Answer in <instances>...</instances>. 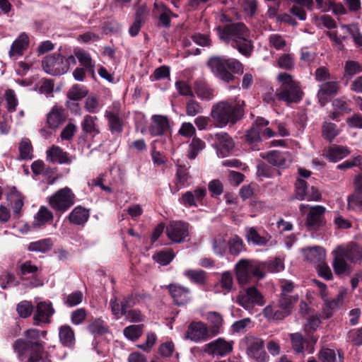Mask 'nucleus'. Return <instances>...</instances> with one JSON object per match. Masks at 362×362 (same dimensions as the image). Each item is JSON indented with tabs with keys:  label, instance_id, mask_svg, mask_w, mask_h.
Segmentation results:
<instances>
[{
	"label": "nucleus",
	"instance_id": "7c9ffc66",
	"mask_svg": "<svg viewBox=\"0 0 362 362\" xmlns=\"http://www.w3.org/2000/svg\"><path fill=\"white\" fill-rule=\"evenodd\" d=\"M237 279L240 284H247L251 278L250 261L242 259L235 266Z\"/></svg>",
	"mask_w": 362,
	"mask_h": 362
},
{
	"label": "nucleus",
	"instance_id": "774afa93",
	"mask_svg": "<svg viewBox=\"0 0 362 362\" xmlns=\"http://www.w3.org/2000/svg\"><path fill=\"white\" fill-rule=\"evenodd\" d=\"M348 205L350 208H362V192L356 190L348 199Z\"/></svg>",
	"mask_w": 362,
	"mask_h": 362
},
{
	"label": "nucleus",
	"instance_id": "473e14b6",
	"mask_svg": "<svg viewBox=\"0 0 362 362\" xmlns=\"http://www.w3.org/2000/svg\"><path fill=\"white\" fill-rule=\"evenodd\" d=\"M245 238L248 244L256 246H264L268 241L265 237L261 236L254 227L245 228Z\"/></svg>",
	"mask_w": 362,
	"mask_h": 362
},
{
	"label": "nucleus",
	"instance_id": "5fc2aeb1",
	"mask_svg": "<svg viewBox=\"0 0 362 362\" xmlns=\"http://www.w3.org/2000/svg\"><path fill=\"white\" fill-rule=\"evenodd\" d=\"M341 29L346 33L350 34L357 47L362 46V35L359 33L358 28L356 25H341Z\"/></svg>",
	"mask_w": 362,
	"mask_h": 362
},
{
	"label": "nucleus",
	"instance_id": "f704fd0d",
	"mask_svg": "<svg viewBox=\"0 0 362 362\" xmlns=\"http://www.w3.org/2000/svg\"><path fill=\"white\" fill-rule=\"evenodd\" d=\"M194 91L197 95L205 100H211L213 98V90L207 84V83L203 80H197L194 83Z\"/></svg>",
	"mask_w": 362,
	"mask_h": 362
},
{
	"label": "nucleus",
	"instance_id": "bf43d9fd",
	"mask_svg": "<svg viewBox=\"0 0 362 362\" xmlns=\"http://www.w3.org/2000/svg\"><path fill=\"white\" fill-rule=\"evenodd\" d=\"M33 310L31 303L24 300L17 305L16 311L19 316L23 318L29 317Z\"/></svg>",
	"mask_w": 362,
	"mask_h": 362
},
{
	"label": "nucleus",
	"instance_id": "f3484780",
	"mask_svg": "<svg viewBox=\"0 0 362 362\" xmlns=\"http://www.w3.org/2000/svg\"><path fill=\"white\" fill-rule=\"evenodd\" d=\"M217 143L214 145L219 157H226L234 148L232 138L226 133H217L215 134Z\"/></svg>",
	"mask_w": 362,
	"mask_h": 362
},
{
	"label": "nucleus",
	"instance_id": "4be33fe9",
	"mask_svg": "<svg viewBox=\"0 0 362 362\" xmlns=\"http://www.w3.org/2000/svg\"><path fill=\"white\" fill-rule=\"evenodd\" d=\"M63 66V58L59 54L47 56V74L62 75L66 72Z\"/></svg>",
	"mask_w": 362,
	"mask_h": 362
},
{
	"label": "nucleus",
	"instance_id": "37998d69",
	"mask_svg": "<svg viewBox=\"0 0 362 362\" xmlns=\"http://www.w3.org/2000/svg\"><path fill=\"white\" fill-rule=\"evenodd\" d=\"M75 55L81 65L84 66L88 73H94V64L92 62L90 54L85 50L79 49L75 52Z\"/></svg>",
	"mask_w": 362,
	"mask_h": 362
},
{
	"label": "nucleus",
	"instance_id": "a19ab883",
	"mask_svg": "<svg viewBox=\"0 0 362 362\" xmlns=\"http://www.w3.org/2000/svg\"><path fill=\"white\" fill-rule=\"evenodd\" d=\"M98 117L86 115L83 117L81 122V127L83 132L89 134H98L100 133L99 129L96 124Z\"/></svg>",
	"mask_w": 362,
	"mask_h": 362
},
{
	"label": "nucleus",
	"instance_id": "393cba45",
	"mask_svg": "<svg viewBox=\"0 0 362 362\" xmlns=\"http://www.w3.org/2000/svg\"><path fill=\"white\" fill-rule=\"evenodd\" d=\"M169 127L168 119L163 115H153L152 122L149 128L152 136L162 135Z\"/></svg>",
	"mask_w": 362,
	"mask_h": 362
},
{
	"label": "nucleus",
	"instance_id": "6e6552de",
	"mask_svg": "<svg viewBox=\"0 0 362 362\" xmlns=\"http://www.w3.org/2000/svg\"><path fill=\"white\" fill-rule=\"evenodd\" d=\"M75 194L68 187L57 191L49 199L51 207L59 213L67 211L75 203Z\"/></svg>",
	"mask_w": 362,
	"mask_h": 362
},
{
	"label": "nucleus",
	"instance_id": "a211bd4d",
	"mask_svg": "<svg viewBox=\"0 0 362 362\" xmlns=\"http://www.w3.org/2000/svg\"><path fill=\"white\" fill-rule=\"evenodd\" d=\"M169 292L174 302L177 305H183L191 300L190 289L180 284H170Z\"/></svg>",
	"mask_w": 362,
	"mask_h": 362
},
{
	"label": "nucleus",
	"instance_id": "79ce46f5",
	"mask_svg": "<svg viewBox=\"0 0 362 362\" xmlns=\"http://www.w3.org/2000/svg\"><path fill=\"white\" fill-rule=\"evenodd\" d=\"M183 275L191 282L198 285L204 284L206 282V272L201 269H187L184 272Z\"/></svg>",
	"mask_w": 362,
	"mask_h": 362
},
{
	"label": "nucleus",
	"instance_id": "e2e57ef3",
	"mask_svg": "<svg viewBox=\"0 0 362 362\" xmlns=\"http://www.w3.org/2000/svg\"><path fill=\"white\" fill-rule=\"evenodd\" d=\"M269 45L274 47L277 50L283 49L286 42L283 36L279 34H272L269 37Z\"/></svg>",
	"mask_w": 362,
	"mask_h": 362
},
{
	"label": "nucleus",
	"instance_id": "dca6fc26",
	"mask_svg": "<svg viewBox=\"0 0 362 362\" xmlns=\"http://www.w3.org/2000/svg\"><path fill=\"white\" fill-rule=\"evenodd\" d=\"M207 191L204 187H197L194 190H189L179 199L180 203L185 207L197 206L202 203L206 196Z\"/></svg>",
	"mask_w": 362,
	"mask_h": 362
},
{
	"label": "nucleus",
	"instance_id": "8fccbe9b",
	"mask_svg": "<svg viewBox=\"0 0 362 362\" xmlns=\"http://www.w3.org/2000/svg\"><path fill=\"white\" fill-rule=\"evenodd\" d=\"M33 324L37 326L45 322V302L40 301L37 303L33 310Z\"/></svg>",
	"mask_w": 362,
	"mask_h": 362
},
{
	"label": "nucleus",
	"instance_id": "9d476101",
	"mask_svg": "<svg viewBox=\"0 0 362 362\" xmlns=\"http://www.w3.org/2000/svg\"><path fill=\"white\" fill-rule=\"evenodd\" d=\"M237 303L246 310L251 312L255 305L262 306L265 300L255 287L251 286L240 292L237 296Z\"/></svg>",
	"mask_w": 362,
	"mask_h": 362
},
{
	"label": "nucleus",
	"instance_id": "9b49d317",
	"mask_svg": "<svg viewBox=\"0 0 362 362\" xmlns=\"http://www.w3.org/2000/svg\"><path fill=\"white\" fill-rule=\"evenodd\" d=\"M209 66L214 74L222 81L229 83L234 80L233 74L226 70V57H214L208 61Z\"/></svg>",
	"mask_w": 362,
	"mask_h": 362
},
{
	"label": "nucleus",
	"instance_id": "2f4dec72",
	"mask_svg": "<svg viewBox=\"0 0 362 362\" xmlns=\"http://www.w3.org/2000/svg\"><path fill=\"white\" fill-rule=\"evenodd\" d=\"M89 218V211L81 206L75 207L69 215L71 223L75 225H83Z\"/></svg>",
	"mask_w": 362,
	"mask_h": 362
},
{
	"label": "nucleus",
	"instance_id": "f8f14e48",
	"mask_svg": "<svg viewBox=\"0 0 362 362\" xmlns=\"http://www.w3.org/2000/svg\"><path fill=\"white\" fill-rule=\"evenodd\" d=\"M166 234L173 243L184 242L189 236V224L182 221H171L166 227Z\"/></svg>",
	"mask_w": 362,
	"mask_h": 362
},
{
	"label": "nucleus",
	"instance_id": "69168bd1",
	"mask_svg": "<svg viewBox=\"0 0 362 362\" xmlns=\"http://www.w3.org/2000/svg\"><path fill=\"white\" fill-rule=\"evenodd\" d=\"M87 312L85 308H78L71 315V321L75 325H81L86 318Z\"/></svg>",
	"mask_w": 362,
	"mask_h": 362
},
{
	"label": "nucleus",
	"instance_id": "680f3d73",
	"mask_svg": "<svg viewBox=\"0 0 362 362\" xmlns=\"http://www.w3.org/2000/svg\"><path fill=\"white\" fill-rule=\"evenodd\" d=\"M83 298V295L81 291H74L66 296L65 304L69 307L76 306L82 302Z\"/></svg>",
	"mask_w": 362,
	"mask_h": 362
},
{
	"label": "nucleus",
	"instance_id": "09e8293b",
	"mask_svg": "<svg viewBox=\"0 0 362 362\" xmlns=\"http://www.w3.org/2000/svg\"><path fill=\"white\" fill-rule=\"evenodd\" d=\"M88 90L84 86L76 84L74 85L67 93V97L70 100L77 101L86 96Z\"/></svg>",
	"mask_w": 362,
	"mask_h": 362
},
{
	"label": "nucleus",
	"instance_id": "cd10ccee",
	"mask_svg": "<svg viewBox=\"0 0 362 362\" xmlns=\"http://www.w3.org/2000/svg\"><path fill=\"white\" fill-rule=\"evenodd\" d=\"M304 256L308 261L315 264L325 261L326 253L322 247L314 246L303 249Z\"/></svg>",
	"mask_w": 362,
	"mask_h": 362
},
{
	"label": "nucleus",
	"instance_id": "c85d7f7f",
	"mask_svg": "<svg viewBox=\"0 0 362 362\" xmlns=\"http://www.w3.org/2000/svg\"><path fill=\"white\" fill-rule=\"evenodd\" d=\"M154 8L158 14L160 23L165 27L170 26V21L172 18H177V15L173 13L166 6L162 3H155Z\"/></svg>",
	"mask_w": 362,
	"mask_h": 362
},
{
	"label": "nucleus",
	"instance_id": "e433bc0d",
	"mask_svg": "<svg viewBox=\"0 0 362 362\" xmlns=\"http://www.w3.org/2000/svg\"><path fill=\"white\" fill-rule=\"evenodd\" d=\"M233 275L230 272L222 273L221 279L216 285V292H223L224 294L228 293L233 287Z\"/></svg>",
	"mask_w": 362,
	"mask_h": 362
},
{
	"label": "nucleus",
	"instance_id": "4d7b16f0",
	"mask_svg": "<svg viewBox=\"0 0 362 362\" xmlns=\"http://www.w3.org/2000/svg\"><path fill=\"white\" fill-rule=\"evenodd\" d=\"M308 188L303 179L298 178L296 182V197L299 200H305L308 197Z\"/></svg>",
	"mask_w": 362,
	"mask_h": 362
},
{
	"label": "nucleus",
	"instance_id": "6e6d98bb",
	"mask_svg": "<svg viewBox=\"0 0 362 362\" xmlns=\"http://www.w3.org/2000/svg\"><path fill=\"white\" fill-rule=\"evenodd\" d=\"M84 107L88 112L94 114L100 111L101 105L95 96L90 95L85 100Z\"/></svg>",
	"mask_w": 362,
	"mask_h": 362
},
{
	"label": "nucleus",
	"instance_id": "aec40b11",
	"mask_svg": "<svg viewBox=\"0 0 362 362\" xmlns=\"http://www.w3.org/2000/svg\"><path fill=\"white\" fill-rule=\"evenodd\" d=\"M28 45V35L25 33H21L12 43L8 53L9 57L13 59H16L18 57L22 56L23 52L27 49Z\"/></svg>",
	"mask_w": 362,
	"mask_h": 362
},
{
	"label": "nucleus",
	"instance_id": "1a4fd4ad",
	"mask_svg": "<svg viewBox=\"0 0 362 362\" xmlns=\"http://www.w3.org/2000/svg\"><path fill=\"white\" fill-rule=\"evenodd\" d=\"M299 209L302 214L306 215V225L310 229L316 230L323 224L326 211L324 206L301 204Z\"/></svg>",
	"mask_w": 362,
	"mask_h": 362
},
{
	"label": "nucleus",
	"instance_id": "13d9d810",
	"mask_svg": "<svg viewBox=\"0 0 362 362\" xmlns=\"http://www.w3.org/2000/svg\"><path fill=\"white\" fill-rule=\"evenodd\" d=\"M292 347L296 353H303L304 351L305 340L300 333L290 334Z\"/></svg>",
	"mask_w": 362,
	"mask_h": 362
},
{
	"label": "nucleus",
	"instance_id": "a18cd8bd",
	"mask_svg": "<svg viewBox=\"0 0 362 362\" xmlns=\"http://www.w3.org/2000/svg\"><path fill=\"white\" fill-rule=\"evenodd\" d=\"M245 140L251 145L252 150H259V144L261 141V132L256 130L255 127H251L245 134Z\"/></svg>",
	"mask_w": 362,
	"mask_h": 362
},
{
	"label": "nucleus",
	"instance_id": "ddd939ff",
	"mask_svg": "<svg viewBox=\"0 0 362 362\" xmlns=\"http://www.w3.org/2000/svg\"><path fill=\"white\" fill-rule=\"evenodd\" d=\"M119 104L113 103L105 112V117L108 121L109 129L112 134H119L123 130V122L119 117Z\"/></svg>",
	"mask_w": 362,
	"mask_h": 362
},
{
	"label": "nucleus",
	"instance_id": "052dcab7",
	"mask_svg": "<svg viewBox=\"0 0 362 362\" xmlns=\"http://www.w3.org/2000/svg\"><path fill=\"white\" fill-rule=\"evenodd\" d=\"M240 6L243 11L249 16H253L257 9V0H242Z\"/></svg>",
	"mask_w": 362,
	"mask_h": 362
},
{
	"label": "nucleus",
	"instance_id": "c03bdc74",
	"mask_svg": "<svg viewBox=\"0 0 362 362\" xmlns=\"http://www.w3.org/2000/svg\"><path fill=\"white\" fill-rule=\"evenodd\" d=\"M175 257L172 249L165 248L158 252L153 256V259L160 265L165 266L170 264Z\"/></svg>",
	"mask_w": 362,
	"mask_h": 362
},
{
	"label": "nucleus",
	"instance_id": "0e129e2a",
	"mask_svg": "<svg viewBox=\"0 0 362 362\" xmlns=\"http://www.w3.org/2000/svg\"><path fill=\"white\" fill-rule=\"evenodd\" d=\"M228 248L227 242L221 237L215 238L213 241V250L214 252L220 256H223Z\"/></svg>",
	"mask_w": 362,
	"mask_h": 362
},
{
	"label": "nucleus",
	"instance_id": "5701e85b",
	"mask_svg": "<svg viewBox=\"0 0 362 362\" xmlns=\"http://www.w3.org/2000/svg\"><path fill=\"white\" fill-rule=\"evenodd\" d=\"M263 158L270 164L279 168L288 167L291 163L288 155L278 151H269Z\"/></svg>",
	"mask_w": 362,
	"mask_h": 362
},
{
	"label": "nucleus",
	"instance_id": "412c9836",
	"mask_svg": "<svg viewBox=\"0 0 362 362\" xmlns=\"http://www.w3.org/2000/svg\"><path fill=\"white\" fill-rule=\"evenodd\" d=\"M339 90L337 81H328L320 86L317 93L318 101L321 106L325 105L332 95L336 94Z\"/></svg>",
	"mask_w": 362,
	"mask_h": 362
},
{
	"label": "nucleus",
	"instance_id": "6ab92c4d",
	"mask_svg": "<svg viewBox=\"0 0 362 362\" xmlns=\"http://www.w3.org/2000/svg\"><path fill=\"white\" fill-rule=\"evenodd\" d=\"M346 294V291L343 290L339 293L335 298L331 300L327 299L325 301L322 310V315L324 318H330L334 313L342 305Z\"/></svg>",
	"mask_w": 362,
	"mask_h": 362
},
{
	"label": "nucleus",
	"instance_id": "7ed1b4c3",
	"mask_svg": "<svg viewBox=\"0 0 362 362\" xmlns=\"http://www.w3.org/2000/svg\"><path fill=\"white\" fill-rule=\"evenodd\" d=\"M245 102L238 98L220 101L212 106L211 117L220 128L235 124L244 115Z\"/></svg>",
	"mask_w": 362,
	"mask_h": 362
},
{
	"label": "nucleus",
	"instance_id": "f03ea898",
	"mask_svg": "<svg viewBox=\"0 0 362 362\" xmlns=\"http://www.w3.org/2000/svg\"><path fill=\"white\" fill-rule=\"evenodd\" d=\"M217 34L223 42L237 49L245 57H250L253 51V44L250 31L243 23H235L216 28Z\"/></svg>",
	"mask_w": 362,
	"mask_h": 362
},
{
	"label": "nucleus",
	"instance_id": "58836bf2",
	"mask_svg": "<svg viewBox=\"0 0 362 362\" xmlns=\"http://www.w3.org/2000/svg\"><path fill=\"white\" fill-rule=\"evenodd\" d=\"M89 332L95 337L103 335L108 332L106 322L100 318L93 320L87 327Z\"/></svg>",
	"mask_w": 362,
	"mask_h": 362
},
{
	"label": "nucleus",
	"instance_id": "ea45409f",
	"mask_svg": "<svg viewBox=\"0 0 362 362\" xmlns=\"http://www.w3.org/2000/svg\"><path fill=\"white\" fill-rule=\"evenodd\" d=\"M19 159L31 160L33 158V148L30 141L28 138H23L18 145Z\"/></svg>",
	"mask_w": 362,
	"mask_h": 362
},
{
	"label": "nucleus",
	"instance_id": "c756f323",
	"mask_svg": "<svg viewBox=\"0 0 362 362\" xmlns=\"http://www.w3.org/2000/svg\"><path fill=\"white\" fill-rule=\"evenodd\" d=\"M350 153L346 146L332 145L325 151L326 157L332 162H337Z\"/></svg>",
	"mask_w": 362,
	"mask_h": 362
},
{
	"label": "nucleus",
	"instance_id": "3c124183",
	"mask_svg": "<svg viewBox=\"0 0 362 362\" xmlns=\"http://www.w3.org/2000/svg\"><path fill=\"white\" fill-rule=\"evenodd\" d=\"M205 148V143L199 138H193L189 144V150L188 151V158L194 159Z\"/></svg>",
	"mask_w": 362,
	"mask_h": 362
},
{
	"label": "nucleus",
	"instance_id": "20e7f679",
	"mask_svg": "<svg viewBox=\"0 0 362 362\" xmlns=\"http://www.w3.org/2000/svg\"><path fill=\"white\" fill-rule=\"evenodd\" d=\"M333 268L337 274L349 272L350 265L348 261L356 263L362 259V249L351 243L347 245H339L333 251Z\"/></svg>",
	"mask_w": 362,
	"mask_h": 362
},
{
	"label": "nucleus",
	"instance_id": "423d86ee",
	"mask_svg": "<svg viewBox=\"0 0 362 362\" xmlns=\"http://www.w3.org/2000/svg\"><path fill=\"white\" fill-rule=\"evenodd\" d=\"M294 305L284 298H279L278 302H272L263 310V315L268 320H282L291 315Z\"/></svg>",
	"mask_w": 362,
	"mask_h": 362
},
{
	"label": "nucleus",
	"instance_id": "603ef678",
	"mask_svg": "<svg viewBox=\"0 0 362 362\" xmlns=\"http://www.w3.org/2000/svg\"><path fill=\"white\" fill-rule=\"evenodd\" d=\"M227 243L229 252L231 255H237L244 250L243 240L238 235L232 236Z\"/></svg>",
	"mask_w": 362,
	"mask_h": 362
},
{
	"label": "nucleus",
	"instance_id": "0eeeda50",
	"mask_svg": "<svg viewBox=\"0 0 362 362\" xmlns=\"http://www.w3.org/2000/svg\"><path fill=\"white\" fill-rule=\"evenodd\" d=\"M241 345L246 349L247 355L256 362H267L269 356L264 349V342L261 338L253 335L246 336Z\"/></svg>",
	"mask_w": 362,
	"mask_h": 362
},
{
	"label": "nucleus",
	"instance_id": "a878e982",
	"mask_svg": "<svg viewBox=\"0 0 362 362\" xmlns=\"http://www.w3.org/2000/svg\"><path fill=\"white\" fill-rule=\"evenodd\" d=\"M342 127L343 126L325 120L322 124V136L327 141L332 142L341 134Z\"/></svg>",
	"mask_w": 362,
	"mask_h": 362
},
{
	"label": "nucleus",
	"instance_id": "4c0bfd02",
	"mask_svg": "<svg viewBox=\"0 0 362 362\" xmlns=\"http://www.w3.org/2000/svg\"><path fill=\"white\" fill-rule=\"evenodd\" d=\"M59 337L61 343L65 346H71L75 341L74 332L69 325H63L59 328Z\"/></svg>",
	"mask_w": 362,
	"mask_h": 362
},
{
	"label": "nucleus",
	"instance_id": "2eb2a0df",
	"mask_svg": "<svg viewBox=\"0 0 362 362\" xmlns=\"http://www.w3.org/2000/svg\"><path fill=\"white\" fill-rule=\"evenodd\" d=\"M202 350L204 353L214 356H223L233 350V344L222 338H218L206 344Z\"/></svg>",
	"mask_w": 362,
	"mask_h": 362
},
{
	"label": "nucleus",
	"instance_id": "bb28decb",
	"mask_svg": "<svg viewBox=\"0 0 362 362\" xmlns=\"http://www.w3.org/2000/svg\"><path fill=\"white\" fill-rule=\"evenodd\" d=\"M280 287H281V293L279 296V298H284L291 302V303L293 305L298 300V295H291L295 288L294 284L289 280L283 279L280 281Z\"/></svg>",
	"mask_w": 362,
	"mask_h": 362
},
{
	"label": "nucleus",
	"instance_id": "49530a36",
	"mask_svg": "<svg viewBox=\"0 0 362 362\" xmlns=\"http://www.w3.org/2000/svg\"><path fill=\"white\" fill-rule=\"evenodd\" d=\"M338 357L333 349H323L319 354L320 362H343V357L338 353Z\"/></svg>",
	"mask_w": 362,
	"mask_h": 362
},
{
	"label": "nucleus",
	"instance_id": "72a5a7b5",
	"mask_svg": "<svg viewBox=\"0 0 362 362\" xmlns=\"http://www.w3.org/2000/svg\"><path fill=\"white\" fill-rule=\"evenodd\" d=\"M63 109L59 107H54L47 115V123L51 128L58 127L64 121Z\"/></svg>",
	"mask_w": 362,
	"mask_h": 362
},
{
	"label": "nucleus",
	"instance_id": "f257e3e1",
	"mask_svg": "<svg viewBox=\"0 0 362 362\" xmlns=\"http://www.w3.org/2000/svg\"><path fill=\"white\" fill-rule=\"evenodd\" d=\"M45 332L30 329L25 332V339H17L13 348L21 362H45L43 359L44 345L42 338Z\"/></svg>",
	"mask_w": 362,
	"mask_h": 362
},
{
	"label": "nucleus",
	"instance_id": "b1692460",
	"mask_svg": "<svg viewBox=\"0 0 362 362\" xmlns=\"http://www.w3.org/2000/svg\"><path fill=\"white\" fill-rule=\"evenodd\" d=\"M47 159L52 163L59 164H68L71 163V159L69 156L68 153L63 151L59 146H52L47 151Z\"/></svg>",
	"mask_w": 362,
	"mask_h": 362
},
{
	"label": "nucleus",
	"instance_id": "de8ad7c7",
	"mask_svg": "<svg viewBox=\"0 0 362 362\" xmlns=\"http://www.w3.org/2000/svg\"><path fill=\"white\" fill-rule=\"evenodd\" d=\"M143 325H133L125 327L123 330L124 337L131 341H136L143 333Z\"/></svg>",
	"mask_w": 362,
	"mask_h": 362
},
{
	"label": "nucleus",
	"instance_id": "4468645a",
	"mask_svg": "<svg viewBox=\"0 0 362 362\" xmlns=\"http://www.w3.org/2000/svg\"><path fill=\"white\" fill-rule=\"evenodd\" d=\"M211 337L206 325L201 321L192 322L188 326L185 338L194 342L206 341Z\"/></svg>",
	"mask_w": 362,
	"mask_h": 362
},
{
	"label": "nucleus",
	"instance_id": "c9c22d12",
	"mask_svg": "<svg viewBox=\"0 0 362 362\" xmlns=\"http://www.w3.org/2000/svg\"><path fill=\"white\" fill-rule=\"evenodd\" d=\"M190 176L188 168L185 165H177L175 184L178 191L180 189L186 187L189 184Z\"/></svg>",
	"mask_w": 362,
	"mask_h": 362
},
{
	"label": "nucleus",
	"instance_id": "864d4df0",
	"mask_svg": "<svg viewBox=\"0 0 362 362\" xmlns=\"http://www.w3.org/2000/svg\"><path fill=\"white\" fill-rule=\"evenodd\" d=\"M319 314H315L308 317L307 322L304 325L305 332L310 334L316 331L321 324Z\"/></svg>",
	"mask_w": 362,
	"mask_h": 362
},
{
	"label": "nucleus",
	"instance_id": "338daca9",
	"mask_svg": "<svg viewBox=\"0 0 362 362\" xmlns=\"http://www.w3.org/2000/svg\"><path fill=\"white\" fill-rule=\"evenodd\" d=\"M362 163V157L361 156H355L351 159L346 160L337 165L339 170H347L354 167L359 166Z\"/></svg>",
	"mask_w": 362,
	"mask_h": 362
},
{
	"label": "nucleus",
	"instance_id": "39448f33",
	"mask_svg": "<svg viewBox=\"0 0 362 362\" xmlns=\"http://www.w3.org/2000/svg\"><path fill=\"white\" fill-rule=\"evenodd\" d=\"M277 80L279 83V87L276 89L278 100L290 105L298 103L302 100L303 92L290 74L280 73L277 76Z\"/></svg>",
	"mask_w": 362,
	"mask_h": 362
}]
</instances>
